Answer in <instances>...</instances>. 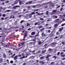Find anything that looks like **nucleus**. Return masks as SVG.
Segmentation results:
<instances>
[{
  "label": "nucleus",
  "mask_w": 65,
  "mask_h": 65,
  "mask_svg": "<svg viewBox=\"0 0 65 65\" xmlns=\"http://www.w3.org/2000/svg\"><path fill=\"white\" fill-rule=\"evenodd\" d=\"M1 19L2 20H4V18H1Z\"/></svg>",
  "instance_id": "72a5a7b5"
},
{
  "label": "nucleus",
  "mask_w": 65,
  "mask_h": 65,
  "mask_svg": "<svg viewBox=\"0 0 65 65\" xmlns=\"http://www.w3.org/2000/svg\"><path fill=\"white\" fill-rule=\"evenodd\" d=\"M56 11H57V10H54L53 11V12H56Z\"/></svg>",
  "instance_id": "cd10ccee"
},
{
  "label": "nucleus",
  "mask_w": 65,
  "mask_h": 65,
  "mask_svg": "<svg viewBox=\"0 0 65 65\" xmlns=\"http://www.w3.org/2000/svg\"><path fill=\"white\" fill-rule=\"evenodd\" d=\"M21 45H24V44L23 43H20L18 45V46L19 47H20V46H21Z\"/></svg>",
  "instance_id": "f257e3e1"
},
{
  "label": "nucleus",
  "mask_w": 65,
  "mask_h": 65,
  "mask_svg": "<svg viewBox=\"0 0 65 65\" xmlns=\"http://www.w3.org/2000/svg\"><path fill=\"white\" fill-rule=\"evenodd\" d=\"M35 12H33L31 13V14H35V13H34Z\"/></svg>",
  "instance_id": "bb28decb"
},
{
  "label": "nucleus",
  "mask_w": 65,
  "mask_h": 65,
  "mask_svg": "<svg viewBox=\"0 0 65 65\" xmlns=\"http://www.w3.org/2000/svg\"><path fill=\"white\" fill-rule=\"evenodd\" d=\"M19 4L20 5H21V4H23V1H20L19 2Z\"/></svg>",
  "instance_id": "1a4fd4ad"
},
{
  "label": "nucleus",
  "mask_w": 65,
  "mask_h": 65,
  "mask_svg": "<svg viewBox=\"0 0 65 65\" xmlns=\"http://www.w3.org/2000/svg\"><path fill=\"white\" fill-rule=\"evenodd\" d=\"M64 25H65V23L61 25V26H64Z\"/></svg>",
  "instance_id": "473e14b6"
},
{
  "label": "nucleus",
  "mask_w": 65,
  "mask_h": 65,
  "mask_svg": "<svg viewBox=\"0 0 65 65\" xmlns=\"http://www.w3.org/2000/svg\"><path fill=\"white\" fill-rule=\"evenodd\" d=\"M2 16L3 17H6V15L3 14L2 15Z\"/></svg>",
  "instance_id": "f3484780"
},
{
  "label": "nucleus",
  "mask_w": 65,
  "mask_h": 65,
  "mask_svg": "<svg viewBox=\"0 0 65 65\" xmlns=\"http://www.w3.org/2000/svg\"><path fill=\"white\" fill-rule=\"evenodd\" d=\"M9 3V1H7L5 2L6 3Z\"/></svg>",
  "instance_id": "e433bc0d"
},
{
  "label": "nucleus",
  "mask_w": 65,
  "mask_h": 65,
  "mask_svg": "<svg viewBox=\"0 0 65 65\" xmlns=\"http://www.w3.org/2000/svg\"><path fill=\"white\" fill-rule=\"evenodd\" d=\"M60 7V6L59 5L57 7V8H59V7Z\"/></svg>",
  "instance_id": "6e6d98bb"
},
{
  "label": "nucleus",
  "mask_w": 65,
  "mask_h": 65,
  "mask_svg": "<svg viewBox=\"0 0 65 65\" xmlns=\"http://www.w3.org/2000/svg\"><path fill=\"white\" fill-rule=\"evenodd\" d=\"M45 52H46V50H44V51H43L42 52V53H43V54H44V53H45Z\"/></svg>",
  "instance_id": "aec40b11"
},
{
  "label": "nucleus",
  "mask_w": 65,
  "mask_h": 65,
  "mask_svg": "<svg viewBox=\"0 0 65 65\" xmlns=\"http://www.w3.org/2000/svg\"><path fill=\"white\" fill-rule=\"evenodd\" d=\"M13 8L15 9H16V6H15L14 7H13Z\"/></svg>",
  "instance_id": "f704fd0d"
},
{
  "label": "nucleus",
  "mask_w": 65,
  "mask_h": 65,
  "mask_svg": "<svg viewBox=\"0 0 65 65\" xmlns=\"http://www.w3.org/2000/svg\"><path fill=\"white\" fill-rule=\"evenodd\" d=\"M33 41H36V40L35 39H33L32 40Z\"/></svg>",
  "instance_id": "8fccbe9b"
},
{
  "label": "nucleus",
  "mask_w": 65,
  "mask_h": 65,
  "mask_svg": "<svg viewBox=\"0 0 65 65\" xmlns=\"http://www.w3.org/2000/svg\"><path fill=\"white\" fill-rule=\"evenodd\" d=\"M44 56H42V57H40V59H44Z\"/></svg>",
  "instance_id": "4468645a"
},
{
  "label": "nucleus",
  "mask_w": 65,
  "mask_h": 65,
  "mask_svg": "<svg viewBox=\"0 0 65 65\" xmlns=\"http://www.w3.org/2000/svg\"><path fill=\"white\" fill-rule=\"evenodd\" d=\"M64 54V53L61 52L60 53V55H62V54Z\"/></svg>",
  "instance_id": "79ce46f5"
},
{
  "label": "nucleus",
  "mask_w": 65,
  "mask_h": 65,
  "mask_svg": "<svg viewBox=\"0 0 65 65\" xmlns=\"http://www.w3.org/2000/svg\"><path fill=\"white\" fill-rule=\"evenodd\" d=\"M30 26V24L27 23V24L26 26L27 27H28V26Z\"/></svg>",
  "instance_id": "f8f14e48"
},
{
  "label": "nucleus",
  "mask_w": 65,
  "mask_h": 65,
  "mask_svg": "<svg viewBox=\"0 0 65 65\" xmlns=\"http://www.w3.org/2000/svg\"><path fill=\"white\" fill-rule=\"evenodd\" d=\"M22 16H23V15H20L19 16V17H21Z\"/></svg>",
  "instance_id": "3c124183"
},
{
  "label": "nucleus",
  "mask_w": 65,
  "mask_h": 65,
  "mask_svg": "<svg viewBox=\"0 0 65 65\" xmlns=\"http://www.w3.org/2000/svg\"><path fill=\"white\" fill-rule=\"evenodd\" d=\"M38 23H35V26H36V25H38Z\"/></svg>",
  "instance_id": "c85d7f7f"
},
{
  "label": "nucleus",
  "mask_w": 65,
  "mask_h": 65,
  "mask_svg": "<svg viewBox=\"0 0 65 65\" xmlns=\"http://www.w3.org/2000/svg\"><path fill=\"white\" fill-rule=\"evenodd\" d=\"M16 0V1L14 3V4H17V3H18V1H21V0Z\"/></svg>",
  "instance_id": "f03ea898"
},
{
  "label": "nucleus",
  "mask_w": 65,
  "mask_h": 65,
  "mask_svg": "<svg viewBox=\"0 0 65 65\" xmlns=\"http://www.w3.org/2000/svg\"><path fill=\"white\" fill-rule=\"evenodd\" d=\"M42 37H45L46 35L45 34H44V32H43L42 33Z\"/></svg>",
  "instance_id": "20e7f679"
},
{
  "label": "nucleus",
  "mask_w": 65,
  "mask_h": 65,
  "mask_svg": "<svg viewBox=\"0 0 65 65\" xmlns=\"http://www.w3.org/2000/svg\"><path fill=\"white\" fill-rule=\"evenodd\" d=\"M26 11V9H23V11Z\"/></svg>",
  "instance_id": "69168bd1"
},
{
  "label": "nucleus",
  "mask_w": 65,
  "mask_h": 65,
  "mask_svg": "<svg viewBox=\"0 0 65 65\" xmlns=\"http://www.w3.org/2000/svg\"><path fill=\"white\" fill-rule=\"evenodd\" d=\"M6 11H7V12H10V11H11V10H7Z\"/></svg>",
  "instance_id": "393cba45"
},
{
  "label": "nucleus",
  "mask_w": 65,
  "mask_h": 65,
  "mask_svg": "<svg viewBox=\"0 0 65 65\" xmlns=\"http://www.w3.org/2000/svg\"><path fill=\"white\" fill-rule=\"evenodd\" d=\"M32 7H33V8H35V7H36V6L35 5L33 6H32Z\"/></svg>",
  "instance_id": "2f4dec72"
},
{
  "label": "nucleus",
  "mask_w": 65,
  "mask_h": 65,
  "mask_svg": "<svg viewBox=\"0 0 65 65\" xmlns=\"http://www.w3.org/2000/svg\"><path fill=\"white\" fill-rule=\"evenodd\" d=\"M61 56L62 57H64L65 56V55H61Z\"/></svg>",
  "instance_id": "7c9ffc66"
},
{
  "label": "nucleus",
  "mask_w": 65,
  "mask_h": 65,
  "mask_svg": "<svg viewBox=\"0 0 65 65\" xmlns=\"http://www.w3.org/2000/svg\"><path fill=\"white\" fill-rule=\"evenodd\" d=\"M21 55H18V57H21Z\"/></svg>",
  "instance_id": "a19ab883"
},
{
  "label": "nucleus",
  "mask_w": 65,
  "mask_h": 65,
  "mask_svg": "<svg viewBox=\"0 0 65 65\" xmlns=\"http://www.w3.org/2000/svg\"><path fill=\"white\" fill-rule=\"evenodd\" d=\"M35 32L34 31L32 32L31 33V35H35Z\"/></svg>",
  "instance_id": "0eeeda50"
},
{
  "label": "nucleus",
  "mask_w": 65,
  "mask_h": 65,
  "mask_svg": "<svg viewBox=\"0 0 65 65\" xmlns=\"http://www.w3.org/2000/svg\"><path fill=\"white\" fill-rule=\"evenodd\" d=\"M26 34H25L24 35V38L23 39V40H25V37H26Z\"/></svg>",
  "instance_id": "9b49d317"
},
{
  "label": "nucleus",
  "mask_w": 65,
  "mask_h": 65,
  "mask_svg": "<svg viewBox=\"0 0 65 65\" xmlns=\"http://www.w3.org/2000/svg\"><path fill=\"white\" fill-rule=\"evenodd\" d=\"M40 20H41V21H43V18H40Z\"/></svg>",
  "instance_id": "c9c22d12"
},
{
  "label": "nucleus",
  "mask_w": 65,
  "mask_h": 65,
  "mask_svg": "<svg viewBox=\"0 0 65 65\" xmlns=\"http://www.w3.org/2000/svg\"><path fill=\"white\" fill-rule=\"evenodd\" d=\"M32 52V53H35V51H34Z\"/></svg>",
  "instance_id": "052dcab7"
},
{
  "label": "nucleus",
  "mask_w": 65,
  "mask_h": 65,
  "mask_svg": "<svg viewBox=\"0 0 65 65\" xmlns=\"http://www.w3.org/2000/svg\"><path fill=\"white\" fill-rule=\"evenodd\" d=\"M24 22V20H22L21 21L20 23H21V24H22V23H23Z\"/></svg>",
  "instance_id": "412c9836"
},
{
  "label": "nucleus",
  "mask_w": 65,
  "mask_h": 65,
  "mask_svg": "<svg viewBox=\"0 0 65 65\" xmlns=\"http://www.w3.org/2000/svg\"><path fill=\"white\" fill-rule=\"evenodd\" d=\"M11 52V51H8V53L9 54H10Z\"/></svg>",
  "instance_id": "5701e85b"
},
{
  "label": "nucleus",
  "mask_w": 65,
  "mask_h": 65,
  "mask_svg": "<svg viewBox=\"0 0 65 65\" xmlns=\"http://www.w3.org/2000/svg\"><path fill=\"white\" fill-rule=\"evenodd\" d=\"M57 35H59V34L60 33H59V32H57L56 33Z\"/></svg>",
  "instance_id": "6ab92c4d"
},
{
  "label": "nucleus",
  "mask_w": 65,
  "mask_h": 65,
  "mask_svg": "<svg viewBox=\"0 0 65 65\" xmlns=\"http://www.w3.org/2000/svg\"><path fill=\"white\" fill-rule=\"evenodd\" d=\"M4 58H5V57H6V55H4Z\"/></svg>",
  "instance_id": "e2e57ef3"
},
{
  "label": "nucleus",
  "mask_w": 65,
  "mask_h": 65,
  "mask_svg": "<svg viewBox=\"0 0 65 65\" xmlns=\"http://www.w3.org/2000/svg\"><path fill=\"white\" fill-rule=\"evenodd\" d=\"M22 31L23 32V33H24V30L23 29H22Z\"/></svg>",
  "instance_id": "37998d69"
},
{
  "label": "nucleus",
  "mask_w": 65,
  "mask_h": 65,
  "mask_svg": "<svg viewBox=\"0 0 65 65\" xmlns=\"http://www.w3.org/2000/svg\"><path fill=\"white\" fill-rule=\"evenodd\" d=\"M51 27H48L47 28V29H51Z\"/></svg>",
  "instance_id": "338daca9"
},
{
  "label": "nucleus",
  "mask_w": 65,
  "mask_h": 65,
  "mask_svg": "<svg viewBox=\"0 0 65 65\" xmlns=\"http://www.w3.org/2000/svg\"><path fill=\"white\" fill-rule=\"evenodd\" d=\"M16 7H20V6H16Z\"/></svg>",
  "instance_id": "ea45409f"
},
{
  "label": "nucleus",
  "mask_w": 65,
  "mask_h": 65,
  "mask_svg": "<svg viewBox=\"0 0 65 65\" xmlns=\"http://www.w3.org/2000/svg\"><path fill=\"white\" fill-rule=\"evenodd\" d=\"M53 58H54V59H56V58H57V57H56V56H54L53 57Z\"/></svg>",
  "instance_id": "4be33fe9"
},
{
  "label": "nucleus",
  "mask_w": 65,
  "mask_h": 65,
  "mask_svg": "<svg viewBox=\"0 0 65 65\" xmlns=\"http://www.w3.org/2000/svg\"><path fill=\"white\" fill-rule=\"evenodd\" d=\"M29 3V2H27L25 4L27 5V4H28Z\"/></svg>",
  "instance_id": "13d9d810"
},
{
  "label": "nucleus",
  "mask_w": 65,
  "mask_h": 65,
  "mask_svg": "<svg viewBox=\"0 0 65 65\" xmlns=\"http://www.w3.org/2000/svg\"><path fill=\"white\" fill-rule=\"evenodd\" d=\"M32 2V1H31L30 2H28L29 3H31Z\"/></svg>",
  "instance_id": "49530a36"
},
{
  "label": "nucleus",
  "mask_w": 65,
  "mask_h": 65,
  "mask_svg": "<svg viewBox=\"0 0 65 65\" xmlns=\"http://www.w3.org/2000/svg\"><path fill=\"white\" fill-rule=\"evenodd\" d=\"M59 20H60V19H58L56 20H55V21H59Z\"/></svg>",
  "instance_id": "680f3d73"
},
{
  "label": "nucleus",
  "mask_w": 65,
  "mask_h": 65,
  "mask_svg": "<svg viewBox=\"0 0 65 65\" xmlns=\"http://www.w3.org/2000/svg\"><path fill=\"white\" fill-rule=\"evenodd\" d=\"M63 9V8H61V9H60V11H62V9Z\"/></svg>",
  "instance_id": "603ef678"
},
{
  "label": "nucleus",
  "mask_w": 65,
  "mask_h": 65,
  "mask_svg": "<svg viewBox=\"0 0 65 65\" xmlns=\"http://www.w3.org/2000/svg\"><path fill=\"white\" fill-rule=\"evenodd\" d=\"M43 13H38V15H40V14H43Z\"/></svg>",
  "instance_id": "c756f323"
},
{
  "label": "nucleus",
  "mask_w": 65,
  "mask_h": 65,
  "mask_svg": "<svg viewBox=\"0 0 65 65\" xmlns=\"http://www.w3.org/2000/svg\"><path fill=\"white\" fill-rule=\"evenodd\" d=\"M0 8H1V9H3V8L2 7H0Z\"/></svg>",
  "instance_id": "a18cd8bd"
},
{
  "label": "nucleus",
  "mask_w": 65,
  "mask_h": 65,
  "mask_svg": "<svg viewBox=\"0 0 65 65\" xmlns=\"http://www.w3.org/2000/svg\"><path fill=\"white\" fill-rule=\"evenodd\" d=\"M63 2H64V3H65V0H64L63 1Z\"/></svg>",
  "instance_id": "774afa93"
},
{
  "label": "nucleus",
  "mask_w": 65,
  "mask_h": 65,
  "mask_svg": "<svg viewBox=\"0 0 65 65\" xmlns=\"http://www.w3.org/2000/svg\"><path fill=\"white\" fill-rule=\"evenodd\" d=\"M23 58H22V57H21L20 58V59L21 60H22V59H23Z\"/></svg>",
  "instance_id": "09e8293b"
},
{
  "label": "nucleus",
  "mask_w": 65,
  "mask_h": 65,
  "mask_svg": "<svg viewBox=\"0 0 65 65\" xmlns=\"http://www.w3.org/2000/svg\"><path fill=\"white\" fill-rule=\"evenodd\" d=\"M62 44H64V42H62Z\"/></svg>",
  "instance_id": "bf43d9fd"
},
{
  "label": "nucleus",
  "mask_w": 65,
  "mask_h": 65,
  "mask_svg": "<svg viewBox=\"0 0 65 65\" xmlns=\"http://www.w3.org/2000/svg\"><path fill=\"white\" fill-rule=\"evenodd\" d=\"M47 13H48V11H47L46 12V13L47 14V15H48V14H47Z\"/></svg>",
  "instance_id": "5fc2aeb1"
},
{
  "label": "nucleus",
  "mask_w": 65,
  "mask_h": 65,
  "mask_svg": "<svg viewBox=\"0 0 65 65\" xmlns=\"http://www.w3.org/2000/svg\"><path fill=\"white\" fill-rule=\"evenodd\" d=\"M39 10V9H37L36 10H34V11H37V10Z\"/></svg>",
  "instance_id": "c03bdc74"
},
{
  "label": "nucleus",
  "mask_w": 65,
  "mask_h": 65,
  "mask_svg": "<svg viewBox=\"0 0 65 65\" xmlns=\"http://www.w3.org/2000/svg\"><path fill=\"white\" fill-rule=\"evenodd\" d=\"M59 54H60V52H58V53H57L58 55H59Z\"/></svg>",
  "instance_id": "4d7b16f0"
},
{
  "label": "nucleus",
  "mask_w": 65,
  "mask_h": 65,
  "mask_svg": "<svg viewBox=\"0 0 65 65\" xmlns=\"http://www.w3.org/2000/svg\"><path fill=\"white\" fill-rule=\"evenodd\" d=\"M13 61H12V60H11L10 61V63H11V64H12V63H13Z\"/></svg>",
  "instance_id": "a878e982"
},
{
  "label": "nucleus",
  "mask_w": 65,
  "mask_h": 65,
  "mask_svg": "<svg viewBox=\"0 0 65 65\" xmlns=\"http://www.w3.org/2000/svg\"><path fill=\"white\" fill-rule=\"evenodd\" d=\"M40 63H41L42 64H44V62L43 61H40Z\"/></svg>",
  "instance_id": "9d476101"
},
{
  "label": "nucleus",
  "mask_w": 65,
  "mask_h": 65,
  "mask_svg": "<svg viewBox=\"0 0 65 65\" xmlns=\"http://www.w3.org/2000/svg\"><path fill=\"white\" fill-rule=\"evenodd\" d=\"M48 33H50L51 32V31L50 30H48Z\"/></svg>",
  "instance_id": "58836bf2"
},
{
  "label": "nucleus",
  "mask_w": 65,
  "mask_h": 65,
  "mask_svg": "<svg viewBox=\"0 0 65 65\" xmlns=\"http://www.w3.org/2000/svg\"><path fill=\"white\" fill-rule=\"evenodd\" d=\"M54 18H58V17H57V16H54Z\"/></svg>",
  "instance_id": "4c0bfd02"
},
{
  "label": "nucleus",
  "mask_w": 65,
  "mask_h": 65,
  "mask_svg": "<svg viewBox=\"0 0 65 65\" xmlns=\"http://www.w3.org/2000/svg\"><path fill=\"white\" fill-rule=\"evenodd\" d=\"M55 63V62H52L51 63V64L52 65V64H54Z\"/></svg>",
  "instance_id": "b1692460"
},
{
  "label": "nucleus",
  "mask_w": 65,
  "mask_h": 65,
  "mask_svg": "<svg viewBox=\"0 0 65 65\" xmlns=\"http://www.w3.org/2000/svg\"><path fill=\"white\" fill-rule=\"evenodd\" d=\"M8 8L10 9L11 8V7H8Z\"/></svg>",
  "instance_id": "864d4df0"
},
{
  "label": "nucleus",
  "mask_w": 65,
  "mask_h": 65,
  "mask_svg": "<svg viewBox=\"0 0 65 65\" xmlns=\"http://www.w3.org/2000/svg\"><path fill=\"white\" fill-rule=\"evenodd\" d=\"M63 28H64V27H62L60 28H59V31L61 32V31H62V30H63Z\"/></svg>",
  "instance_id": "7ed1b4c3"
},
{
  "label": "nucleus",
  "mask_w": 65,
  "mask_h": 65,
  "mask_svg": "<svg viewBox=\"0 0 65 65\" xmlns=\"http://www.w3.org/2000/svg\"><path fill=\"white\" fill-rule=\"evenodd\" d=\"M58 26V24H54V26L55 27H57V26Z\"/></svg>",
  "instance_id": "6e6552de"
},
{
  "label": "nucleus",
  "mask_w": 65,
  "mask_h": 65,
  "mask_svg": "<svg viewBox=\"0 0 65 65\" xmlns=\"http://www.w3.org/2000/svg\"><path fill=\"white\" fill-rule=\"evenodd\" d=\"M18 57V55H16L14 57V59L15 60H17V58Z\"/></svg>",
  "instance_id": "423d86ee"
},
{
  "label": "nucleus",
  "mask_w": 65,
  "mask_h": 65,
  "mask_svg": "<svg viewBox=\"0 0 65 65\" xmlns=\"http://www.w3.org/2000/svg\"><path fill=\"white\" fill-rule=\"evenodd\" d=\"M44 29H45V28H42V29H40V31H43V30H44Z\"/></svg>",
  "instance_id": "2eb2a0df"
},
{
  "label": "nucleus",
  "mask_w": 65,
  "mask_h": 65,
  "mask_svg": "<svg viewBox=\"0 0 65 65\" xmlns=\"http://www.w3.org/2000/svg\"><path fill=\"white\" fill-rule=\"evenodd\" d=\"M51 21H52V20L51 19H48L47 20V22H50Z\"/></svg>",
  "instance_id": "dca6fc26"
},
{
  "label": "nucleus",
  "mask_w": 65,
  "mask_h": 65,
  "mask_svg": "<svg viewBox=\"0 0 65 65\" xmlns=\"http://www.w3.org/2000/svg\"><path fill=\"white\" fill-rule=\"evenodd\" d=\"M51 55H47L46 56V59H47L49 58V57H51Z\"/></svg>",
  "instance_id": "39448f33"
},
{
  "label": "nucleus",
  "mask_w": 65,
  "mask_h": 65,
  "mask_svg": "<svg viewBox=\"0 0 65 65\" xmlns=\"http://www.w3.org/2000/svg\"><path fill=\"white\" fill-rule=\"evenodd\" d=\"M65 59V58H63V59H62V60H64Z\"/></svg>",
  "instance_id": "0e129e2a"
},
{
  "label": "nucleus",
  "mask_w": 65,
  "mask_h": 65,
  "mask_svg": "<svg viewBox=\"0 0 65 65\" xmlns=\"http://www.w3.org/2000/svg\"><path fill=\"white\" fill-rule=\"evenodd\" d=\"M39 35V32L38 33V34H37L35 36V37H37L38 36V35Z\"/></svg>",
  "instance_id": "ddd939ff"
},
{
  "label": "nucleus",
  "mask_w": 65,
  "mask_h": 65,
  "mask_svg": "<svg viewBox=\"0 0 65 65\" xmlns=\"http://www.w3.org/2000/svg\"><path fill=\"white\" fill-rule=\"evenodd\" d=\"M42 28V26H40L38 27L39 29H40L41 28Z\"/></svg>",
  "instance_id": "a211bd4d"
},
{
  "label": "nucleus",
  "mask_w": 65,
  "mask_h": 65,
  "mask_svg": "<svg viewBox=\"0 0 65 65\" xmlns=\"http://www.w3.org/2000/svg\"><path fill=\"white\" fill-rule=\"evenodd\" d=\"M22 58L23 59L24 58H25V56H24L23 57H22Z\"/></svg>",
  "instance_id": "de8ad7c7"
}]
</instances>
